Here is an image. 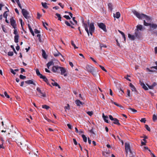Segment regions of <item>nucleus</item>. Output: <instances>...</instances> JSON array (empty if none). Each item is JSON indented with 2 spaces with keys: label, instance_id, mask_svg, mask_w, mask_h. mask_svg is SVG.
<instances>
[{
  "label": "nucleus",
  "instance_id": "nucleus-1",
  "mask_svg": "<svg viewBox=\"0 0 157 157\" xmlns=\"http://www.w3.org/2000/svg\"><path fill=\"white\" fill-rule=\"evenodd\" d=\"M133 14L139 19H145L144 20V25L145 26H150V31L157 28V25L155 24L148 23L152 20L151 17L143 13H140L136 10L133 11Z\"/></svg>",
  "mask_w": 157,
  "mask_h": 157
},
{
  "label": "nucleus",
  "instance_id": "nucleus-2",
  "mask_svg": "<svg viewBox=\"0 0 157 157\" xmlns=\"http://www.w3.org/2000/svg\"><path fill=\"white\" fill-rule=\"evenodd\" d=\"M83 26L84 27L85 30L87 32L88 36H89V33L92 36V35L93 33L94 32L95 27L94 25V23H91L90 24L89 30L88 28L87 25L86 23H85L84 22V21H82Z\"/></svg>",
  "mask_w": 157,
  "mask_h": 157
},
{
  "label": "nucleus",
  "instance_id": "nucleus-3",
  "mask_svg": "<svg viewBox=\"0 0 157 157\" xmlns=\"http://www.w3.org/2000/svg\"><path fill=\"white\" fill-rule=\"evenodd\" d=\"M86 70L91 73L94 76H96L98 73L95 71L93 67L89 65H87L86 67Z\"/></svg>",
  "mask_w": 157,
  "mask_h": 157
},
{
  "label": "nucleus",
  "instance_id": "nucleus-4",
  "mask_svg": "<svg viewBox=\"0 0 157 157\" xmlns=\"http://www.w3.org/2000/svg\"><path fill=\"white\" fill-rule=\"evenodd\" d=\"M36 90L38 92V93L37 95L39 97L45 98L46 97V94L45 92H43L40 90V88L39 87H37L36 88Z\"/></svg>",
  "mask_w": 157,
  "mask_h": 157
},
{
  "label": "nucleus",
  "instance_id": "nucleus-5",
  "mask_svg": "<svg viewBox=\"0 0 157 157\" xmlns=\"http://www.w3.org/2000/svg\"><path fill=\"white\" fill-rule=\"evenodd\" d=\"M125 151L127 154L129 151L132 154V151L130 148V145L129 143H125Z\"/></svg>",
  "mask_w": 157,
  "mask_h": 157
},
{
  "label": "nucleus",
  "instance_id": "nucleus-6",
  "mask_svg": "<svg viewBox=\"0 0 157 157\" xmlns=\"http://www.w3.org/2000/svg\"><path fill=\"white\" fill-rule=\"evenodd\" d=\"M109 117L110 120H111V121H114L113 123L114 124L119 126L121 125L120 124L119 122V121L116 118H114L111 115H109Z\"/></svg>",
  "mask_w": 157,
  "mask_h": 157
},
{
  "label": "nucleus",
  "instance_id": "nucleus-7",
  "mask_svg": "<svg viewBox=\"0 0 157 157\" xmlns=\"http://www.w3.org/2000/svg\"><path fill=\"white\" fill-rule=\"evenodd\" d=\"M61 67L58 66H53L52 69V71L54 73H59Z\"/></svg>",
  "mask_w": 157,
  "mask_h": 157
},
{
  "label": "nucleus",
  "instance_id": "nucleus-8",
  "mask_svg": "<svg viewBox=\"0 0 157 157\" xmlns=\"http://www.w3.org/2000/svg\"><path fill=\"white\" fill-rule=\"evenodd\" d=\"M97 25L104 32H106L107 31L106 25L104 24L103 23H98Z\"/></svg>",
  "mask_w": 157,
  "mask_h": 157
},
{
  "label": "nucleus",
  "instance_id": "nucleus-9",
  "mask_svg": "<svg viewBox=\"0 0 157 157\" xmlns=\"http://www.w3.org/2000/svg\"><path fill=\"white\" fill-rule=\"evenodd\" d=\"M21 12L23 15L26 19H28L29 18V17L28 16L29 13L26 10L24 9H22Z\"/></svg>",
  "mask_w": 157,
  "mask_h": 157
},
{
  "label": "nucleus",
  "instance_id": "nucleus-10",
  "mask_svg": "<svg viewBox=\"0 0 157 157\" xmlns=\"http://www.w3.org/2000/svg\"><path fill=\"white\" fill-rule=\"evenodd\" d=\"M60 74L62 75H63L64 76H66L67 75V71L63 67H61L60 70Z\"/></svg>",
  "mask_w": 157,
  "mask_h": 157
},
{
  "label": "nucleus",
  "instance_id": "nucleus-11",
  "mask_svg": "<svg viewBox=\"0 0 157 157\" xmlns=\"http://www.w3.org/2000/svg\"><path fill=\"white\" fill-rule=\"evenodd\" d=\"M10 23L11 25L13 28H15V27H16L17 25L16 24V21L13 19V17H12L10 18Z\"/></svg>",
  "mask_w": 157,
  "mask_h": 157
},
{
  "label": "nucleus",
  "instance_id": "nucleus-12",
  "mask_svg": "<svg viewBox=\"0 0 157 157\" xmlns=\"http://www.w3.org/2000/svg\"><path fill=\"white\" fill-rule=\"evenodd\" d=\"M111 102L112 104H113L119 107L121 109H124V107L122 106L121 105L117 104L116 102H114L112 100L111 101Z\"/></svg>",
  "mask_w": 157,
  "mask_h": 157
},
{
  "label": "nucleus",
  "instance_id": "nucleus-13",
  "mask_svg": "<svg viewBox=\"0 0 157 157\" xmlns=\"http://www.w3.org/2000/svg\"><path fill=\"white\" fill-rule=\"evenodd\" d=\"M135 35L136 37L137 38H139L140 37V32L138 30L135 29Z\"/></svg>",
  "mask_w": 157,
  "mask_h": 157
},
{
  "label": "nucleus",
  "instance_id": "nucleus-14",
  "mask_svg": "<svg viewBox=\"0 0 157 157\" xmlns=\"http://www.w3.org/2000/svg\"><path fill=\"white\" fill-rule=\"evenodd\" d=\"M75 103L77 106H80V105H83L84 104V103L81 102L79 100H76L75 101Z\"/></svg>",
  "mask_w": 157,
  "mask_h": 157
},
{
  "label": "nucleus",
  "instance_id": "nucleus-15",
  "mask_svg": "<svg viewBox=\"0 0 157 157\" xmlns=\"http://www.w3.org/2000/svg\"><path fill=\"white\" fill-rule=\"evenodd\" d=\"M25 83L28 84H33L36 85V84L33 82V80H29L25 81Z\"/></svg>",
  "mask_w": 157,
  "mask_h": 157
},
{
  "label": "nucleus",
  "instance_id": "nucleus-16",
  "mask_svg": "<svg viewBox=\"0 0 157 157\" xmlns=\"http://www.w3.org/2000/svg\"><path fill=\"white\" fill-rule=\"evenodd\" d=\"M140 84L141 86H142L143 88L145 90H148V88L145 86V84L141 81H140Z\"/></svg>",
  "mask_w": 157,
  "mask_h": 157
},
{
  "label": "nucleus",
  "instance_id": "nucleus-17",
  "mask_svg": "<svg viewBox=\"0 0 157 157\" xmlns=\"http://www.w3.org/2000/svg\"><path fill=\"white\" fill-rule=\"evenodd\" d=\"M102 117L104 119V121L105 122H106L107 123H109V121H108V116H105L104 115V113H103Z\"/></svg>",
  "mask_w": 157,
  "mask_h": 157
},
{
  "label": "nucleus",
  "instance_id": "nucleus-18",
  "mask_svg": "<svg viewBox=\"0 0 157 157\" xmlns=\"http://www.w3.org/2000/svg\"><path fill=\"white\" fill-rule=\"evenodd\" d=\"M129 86L131 88V90L133 91H136V90L135 86L132 83H130L129 84Z\"/></svg>",
  "mask_w": 157,
  "mask_h": 157
},
{
  "label": "nucleus",
  "instance_id": "nucleus-19",
  "mask_svg": "<svg viewBox=\"0 0 157 157\" xmlns=\"http://www.w3.org/2000/svg\"><path fill=\"white\" fill-rule=\"evenodd\" d=\"M113 16L114 18H116L117 19L119 18L120 16V13L118 12H117L116 13V14H114Z\"/></svg>",
  "mask_w": 157,
  "mask_h": 157
},
{
  "label": "nucleus",
  "instance_id": "nucleus-20",
  "mask_svg": "<svg viewBox=\"0 0 157 157\" xmlns=\"http://www.w3.org/2000/svg\"><path fill=\"white\" fill-rule=\"evenodd\" d=\"M143 29V26L141 25H137L136 26V30H138L139 31V30L141 31Z\"/></svg>",
  "mask_w": 157,
  "mask_h": 157
},
{
  "label": "nucleus",
  "instance_id": "nucleus-21",
  "mask_svg": "<svg viewBox=\"0 0 157 157\" xmlns=\"http://www.w3.org/2000/svg\"><path fill=\"white\" fill-rule=\"evenodd\" d=\"M19 37V36L18 35H15L14 36V42L16 43H17L18 42H19V41H18Z\"/></svg>",
  "mask_w": 157,
  "mask_h": 157
},
{
  "label": "nucleus",
  "instance_id": "nucleus-22",
  "mask_svg": "<svg viewBox=\"0 0 157 157\" xmlns=\"http://www.w3.org/2000/svg\"><path fill=\"white\" fill-rule=\"evenodd\" d=\"M36 71L37 75L40 77V78L41 77V76H43V75L40 73L38 69H36Z\"/></svg>",
  "mask_w": 157,
  "mask_h": 157
},
{
  "label": "nucleus",
  "instance_id": "nucleus-23",
  "mask_svg": "<svg viewBox=\"0 0 157 157\" xmlns=\"http://www.w3.org/2000/svg\"><path fill=\"white\" fill-rule=\"evenodd\" d=\"M118 31L122 35L123 38L124 39V41L125 42L126 41L125 36L124 33L120 30H118Z\"/></svg>",
  "mask_w": 157,
  "mask_h": 157
},
{
  "label": "nucleus",
  "instance_id": "nucleus-24",
  "mask_svg": "<svg viewBox=\"0 0 157 157\" xmlns=\"http://www.w3.org/2000/svg\"><path fill=\"white\" fill-rule=\"evenodd\" d=\"M42 56L45 59H46L47 58V56L46 55V53L44 50H42Z\"/></svg>",
  "mask_w": 157,
  "mask_h": 157
},
{
  "label": "nucleus",
  "instance_id": "nucleus-25",
  "mask_svg": "<svg viewBox=\"0 0 157 157\" xmlns=\"http://www.w3.org/2000/svg\"><path fill=\"white\" fill-rule=\"evenodd\" d=\"M54 64V63L52 61H51L49 62H48L47 64V66L48 68L49 69V67L51 65H53Z\"/></svg>",
  "mask_w": 157,
  "mask_h": 157
},
{
  "label": "nucleus",
  "instance_id": "nucleus-26",
  "mask_svg": "<svg viewBox=\"0 0 157 157\" xmlns=\"http://www.w3.org/2000/svg\"><path fill=\"white\" fill-rule=\"evenodd\" d=\"M128 37L131 40H134L135 39V36L133 35H131L130 34H128Z\"/></svg>",
  "mask_w": 157,
  "mask_h": 157
},
{
  "label": "nucleus",
  "instance_id": "nucleus-27",
  "mask_svg": "<svg viewBox=\"0 0 157 157\" xmlns=\"http://www.w3.org/2000/svg\"><path fill=\"white\" fill-rule=\"evenodd\" d=\"M41 4L42 6L45 9H48V6L47 5V3L46 2H43L41 3Z\"/></svg>",
  "mask_w": 157,
  "mask_h": 157
},
{
  "label": "nucleus",
  "instance_id": "nucleus-28",
  "mask_svg": "<svg viewBox=\"0 0 157 157\" xmlns=\"http://www.w3.org/2000/svg\"><path fill=\"white\" fill-rule=\"evenodd\" d=\"M152 120L154 122H155L157 120V115L155 114H154L153 115Z\"/></svg>",
  "mask_w": 157,
  "mask_h": 157
},
{
  "label": "nucleus",
  "instance_id": "nucleus-29",
  "mask_svg": "<svg viewBox=\"0 0 157 157\" xmlns=\"http://www.w3.org/2000/svg\"><path fill=\"white\" fill-rule=\"evenodd\" d=\"M82 138H83V140L84 141V142H87V137L85 136V135H84V134H82Z\"/></svg>",
  "mask_w": 157,
  "mask_h": 157
},
{
  "label": "nucleus",
  "instance_id": "nucleus-30",
  "mask_svg": "<svg viewBox=\"0 0 157 157\" xmlns=\"http://www.w3.org/2000/svg\"><path fill=\"white\" fill-rule=\"evenodd\" d=\"M51 84L53 86H57L59 88H60L59 85L56 82H52Z\"/></svg>",
  "mask_w": 157,
  "mask_h": 157
},
{
  "label": "nucleus",
  "instance_id": "nucleus-31",
  "mask_svg": "<svg viewBox=\"0 0 157 157\" xmlns=\"http://www.w3.org/2000/svg\"><path fill=\"white\" fill-rule=\"evenodd\" d=\"M40 78L43 79V80L45 82H47L48 81V79L44 76L43 75L41 76Z\"/></svg>",
  "mask_w": 157,
  "mask_h": 157
},
{
  "label": "nucleus",
  "instance_id": "nucleus-32",
  "mask_svg": "<svg viewBox=\"0 0 157 157\" xmlns=\"http://www.w3.org/2000/svg\"><path fill=\"white\" fill-rule=\"evenodd\" d=\"M100 47L101 50L102 48L103 47V48H106L107 47V46H106V45L104 44H101V43L100 44Z\"/></svg>",
  "mask_w": 157,
  "mask_h": 157
},
{
  "label": "nucleus",
  "instance_id": "nucleus-33",
  "mask_svg": "<svg viewBox=\"0 0 157 157\" xmlns=\"http://www.w3.org/2000/svg\"><path fill=\"white\" fill-rule=\"evenodd\" d=\"M128 110L131 111L133 113H136L137 112V111L136 109H132L131 108H128Z\"/></svg>",
  "mask_w": 157,
  "mask_h": 157
},
{
  "label": "nucleus",
  "instance_id": "nucleus-34",
  "mask_svg": "<svg viewBox=\"0 0 157 157\" xmlns=\"http://www.w3.org/2000/svg\"><path fill=\"white\" fill-rule=\"evenodd\" d=\"M42 108L46 109H48L50 108V107L46 105H44L42 106Z\"/></svg>",
  "mask_w": 157,
  "mask_h": 157
},
{
  "label": "nucleus",
  "instance_id": "nucleus-35",
  "mask_svg": "<svg viewBox=\"0 0 157 157\" xmlns=\"http://www.w3.org/2000/svg\"><path fill=\"white\" fill-rule=\"evenodd\" d=\"M56 16L57 17H58V20H59L61 21V15L59 13H56Z\"/></svg>",
  "mask_w": 157,
  "mask_h": 157
},
{
  "label": "nucleus",
  "instance_id": "nucleus-36",
  "mask_svg": "<svg viewBox=\"0 0 157 157\" xmlns=\"http://www.w3.org/2000/svg\"><path fill=\"white\" fill-rule=\"evenodd\" d=\"M14 30L13 34H14L15 35H18V32H17V29H16V27H15V28H14Z\"/></svg>",
  "mask_w": 157,
  "mask_h": 157
},
{
  "label": "nucleus",
  "instance_id": "nucleus-37",
  "mask_svg": "<svg viewBox=\"0 0 157 157\" xmlns=\"http://www.w3.org/2000/svg\"><path fill=\"white\" fill-rule=\"evenodd\" d=\"M71 44L74 47V48L75 49H77V48H78V47H77L75 45V44L74 42L72 40L71 41Z\"/></svg>",
  "mask_w": 157,
  "mask_h": 157
},
{
  "label": "nucleus",
  "instance_id": "nucleus-38",
  "mask_svg": "<svg viewBox=\"0 0 157 157\" xmlns=\"http://www.w3.org/2000/svg\"><path fill=\"white\" fill-rule=\"evenodd\" d=\"M19 78L21 79H24L26 78V77L25 76L20 75L19 76Z\"/></svg>",
  "mask_w": 157,
  "mask_h": 157
},
{
  "label": "nucleus",
  "instance_id": "nucleus-39",
  "mask_svg": "<svg viewBox=\"0 0 157 157\" xmlns=\"http://www.w3.org/2000/svg\"><path fill=\"white\" fill-rule=\"evenodd\" d=\"M145 128L146 129L149 131H151V129L150 128H149L147 124H145Z\"/></svg>",
  "mask_w": 157,
  "mask_h": 157
},
{
  "label": "nucleus",
  "instance_id": "nucleus-40",
  "mask_svg": "<svg viewBox=\"0 0 157 157\" xmlns=\"http://www.w3.org/2000/svg\"><path fill=\"white\" fill-rule=\"evenodd\" d=\"M108 6L110 10H112L113 9L112 5L111 3H109L108 4Z\"/></svg>",
  "mask_w": 157,
  "mask_h": 157
},
{
  "label": "nucleus",
  "instance_id": "nucleus-41",
  "mask_svg": "<svg viewBox=\"0 0 157 157\" xmlns=\"http://www.w3.org/2000/svg\"><path fill=\"white\" fill-rule=\"evenodd\" d=\"M13 55V52H9L8 53V55L10 56H12Z\"/></svg>",
  "mask_w": 157,
  "mask_h": 157
},
{
  "label": "nucleus",
  "instance_id": "nucleus-42",
  "mask_svg": "<svg viewBox=\"0 0 157 157\" xmlns=\"http://www.w3.org/2000/svg\"><path fill=\"white\" fill-rule=\"evenodd\" d=\"M86 113L90 116H92L93 114V112L92 111H88L86 112Z\"/></svg>",
  "mask_w": 157,
  "mask_h": 157
},
{
  "label": "nucleus",
  "instance_id": "nucleus-43",
  "mask_svg": "<svg viewBox=\"0 0 157 157\" xmlns=\"http://www.w3.org/2000/svg\"><path fill=\"white\" fill-rule=\"evenodd\" d=\"M4 94L5 95V96L8 98H10V97L9 96V95H8L7 94V93L6 92V91H5L4 92Z\"/></svg>",
  "mask_w": 157,
  "mask_h": 157
},
{
  "label": "nucleus",
  "instance_id": "nucleus-44",
  "mask_svg": "<svg viewBox=\"0 0 157 157\" xmlns=\"http://www.w3.org/2000/svg\"><path fill=\"white\" fill-rule=\"evenodd\" d=\"M7 12H8L6 11L4 12L3 13V17L4 18H5L6 19H7V14L6 13Z\"/></svg>",
  "mask_w": 157,
  "mask_h": 157
},
{
  "label": "nucleus",
  "instance_id": "nucleus-45",
  "mask_svg": "<svg viewBox=\"0 0 157 157\" xmlns=\"http://www.w3.org/2000/svg\"><path fill=\"white\" fill-rule=\"evenodd\" d=\"M10 47L11 48H12L13 51H14V52L16 54H17V52L16 51L14 47V46L13 45H11L10 46Z\"/></svg>",
  "mask_w": 157,
  "mask_h": 157
},
{
  "label": "nucleus",
  "instance_id": "nucleus-46",
  "mask_svg": "<svg viewBox=\"0 0 157 157\" xmlns=\"http://www.w3.org/2000/svg\"><path fill=\"white\" fill-rule=\"evenodd\" d=\"M10 71L11 73H12L13 75H15L16 74V72L14 71V70H13L12 68H10Z\"/></svg>",
  "mask_w": 157,
  "mask_h": 157
},
{
  "label": "nucleus",
  "instance_id": "nucleus-47",
  "mask_svg": "<svg viewBox=\"0 0 157 157\" xmlns=\"http://www.w3.org/2000/svg\"><path fill=\"white\" fill-rule=\"evenodd\" d=\"M63 17L65 18L67 20H70L71 19V18L68 15H65L63 16Z\"/></svg>",
  "mask_w": 157,
  "mask_h": 157
},
{
  "label": "nucleus",
  "instance_id": "nucleus-48",
  "mask_svg": "<svg viewBox=\"0 0 157 157\" xmlns=\"http://www.w3.org/2000/svg\"><path fill=\"white\" fill-rule=\"evenodd\" d=\"M2 28L3 32L5 33L7 32V30L5 28L3 25H2Z\"/></svg>",
  "mask_w": 157,
  "mask_h": 157
},
{
  "label": "nucleus",
  "instance_id": "nucleus-49",
  "mask_svg": "<svg viewBox=\"0 0 157 157\" xmlns=\"http://www.w3.org/2000/svg\"><path fill=\"white\" fill-rule=\"evenodd\" d=\"M59 55L61 56L62 57H63V56L62 54H61V53L60 52H58L57 54H54V56H59Z\"/></svg>",
  "mask_w": 157,
  "mask_h": 157
},
{
  "label": "nucleus",
  "instance_id": "nucleus-50",
  "mask_svg": "<svg viewBox=\"0 0 157 157\" xmlns=\"http://www.w3.org/2000/svg\"><path fill=\"white\" fill-rule=\"evenodd\" d=\"M65 23L67 26H71V25L68 22V21H65Z\"/></svg>",
  "mask_w": 157,
  "mask_h": 157
},
{
  "label": "nucleus",
  "instance_id": "nucleus-51",
  "mask_svg": "<svg viewBox=\"0 0 157 157\" xmlns=\"http://www.w3.org/2000/svg\"><path fill=\"white\" fill-rule=\"evenodd\" d=\"M99 67H101V68L102 69V70L103 71L107 72V71L106 70V69L105 68L102 66L101 65H99Z\"/></svg>",
  "mask_w": 157,
  "mask_h": 157
},
{
  "label": "nucleus",
  "instance_id": "nucleus-52",
  "mask_svg": "<svg viewBox=\"0 0 157 157\" xmlns=\"http://www.w3.org/2000/svg\"><path fill=\"white\" fill-rule=\"evenodd\" d=\"M34 32L35 33H36V34H38V33H40V31L38 30L37 29H34Z\"/></svg>",
  "mask_w": 157,
  "mask_h": 157
},
{
  "label": "nucleus",
  "instance_id": "nucleus-53",
  "mask_svg": "<svg viewBox=\"0 0 157 157\" xmlns=\"http://www.w3.org/2000/svg\"><path fill=\"white\" fill-rule=\"evenodd\" d=\"M140 121L142 122H144L145 123L146 121V120L145 118H142L141 119Z\"/></svg>",
  "mask_w": 157,
  "mask_h": 157
},
{
  "label": "nucleus",
  "instance_id": "nucleus-54",
  "mask_svg": "<svg viewBox=\"0 0 157 157\" xmlns=\"http://www.w3.org/2000/svg\"><path fill=\"white\" fill-rule=\"evenodd\" d=\"M28 26L30 33L33 32V31L29 24L28 25Z\"/></svg>",
  "mask_w": 157,
  "mask_h": 157
},
{
  "label": "nucleus",
  "instance_id": "nucleus-55",
  "mask_svg": "<svg viewBox=\"0 0 157 157\" xmlns=\"http://www.w3.org/2000/svg\"><path fill=\"white\" fill-rule=\"evenodd\" d=\"M127 95L129 97L130 96V91L129 90H127Z\"/></svg>",
  "mask_w": 157,
  "mask_h": 157
},
{
  "label": "nucleus",
  "instance_id": "nucleus-56",
  "mask_svg": "<svg viewBox=\"0 0 157 157\" xmlns=\"http://www.w3.org/2000/svg\"><path fill=\"white\" fill-rule=\"evenodd\" d=\"M73 142H74V144L75 145H77L78 144V143L76 140L75 139H73Z\"/></svg>",
  "mask_w": 157,
  "mask_h": 157
},
{
  "label": "nucleus",
  "instance_id": "nucleus-57",
  "mask_svg": "<svg viewBox=\"0 0 157 157\" xmlns=\"http://www.w3.org/2000/svg\"><path fill=\"white\" fill-rule=\"evenodd\" d=\"M67 106H65L64 107V109H69V107H70L69 105L68 104H67Z\"/></svg>",
  "mask_w": 157,
  "mask_h": 157
},
{
  "label": "nucleus",
  "instance_id": "nucleus-58",
  "mask_svg": "<svg viewBox=\"0 0 157 157\" xmlns=\"http://www.w3.org/2000/svg\"><path fill=\"white\" fill-rule=\"evenodd\" d=\"M67 125L69 129H72V126L70 124H67Z\"/></svg>",
  "mask_w": 157,
  "mask_h": 157
},
{
  "label": "nucleus",
  "instance_id": "nucleus-59",
  "mask_svg": "<svg viewBox=\"0 0 157 157\" xmlns=\"http://www.w3.org/2000/svg\"><path fill=\"white\" fill-rule=\"evenodd\" d=\"M72 18V20H73V21L74 22H75V24H77V21H76L75 19V17H73Z\"/></svg>",
  "mask_w": 157,
  "mask_h": 157
},
{
  "label": "nucleus",
  "instance_id": "nucleus-60",
  "mask_svg": "<svg viewBox=\"0 0 157 157\" xmlns=\"http://www.w3.org/2000/svg\"><path fill=\"white\" fill-rule=\"evenodd\" d=\"M20 69L21 70V73H23V72H25V69L23 68H20Z\"/></svg>",
  "mask_w": 157,
  "mask_h": 157
},
{
  "label": "nucleus",
  "instance_id": "nucleus-61",
  "mask_svg": "<svg viewBox=\"0 0 157 157\" xmlns=\"http://www.w3.org/2000/svg\"><path fill=\"white\" fill-rule=\"evenodd\" d=\"M58 5L60 6L62 8H63V7H64V5H62V3H59V4H58Z\"/></svg>",
  "mask_w": 157,
  "mask_h": 157
},
{
  "label": "nucleus",
  "instance_id": "nucleus-62",
  "mask_svg": "<svg viewBox=\"0 0 157 157\" xmlns=\"http://www.w3.org/2000/svg\"><path fill=\"white\" fill-rule=\"evenodd\" d=\"M90 131L91 133L94 134H95V133L94 132L93 129V128L90 130Z\"/></svg>",
  "mask_w": 157,
  "mask_h": 157
},
{
  "label": "nucleus",
  "instance_id": "nucleus-63",
  "mask_svg": "<svg viewBox=\"0 0 157 157\" xmlns=\"http://www.w3.org/2000/svg\"><path fill=\"white\" fill-rule=\"evenodd\" d=\"M17 46L16 47V48L17 51H18L20 49V47L18 45V44H17Z\"/></svg>",
  "mask_w": 157,
  "mask_h": 157
},
{
  "label": "nucleus",
  "instance_id": "nucleus-64",
  "mask_svg": "<svg viewBox=\"0 0 157 157\" xmlns=\"http://www.w3.org/2000/svg\"><path fill=\"white\" fill-rule=\"evenodd\" d=\"M78 132L79 133V134L83 133H84L83 130L82 129H80Z\"/></svg>",
  "mask_w": 157,
  "mask_h": 157
}]
</instances>
